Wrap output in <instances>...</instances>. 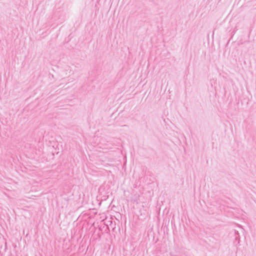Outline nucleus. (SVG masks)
Masks as SVG:
<instances>
[{
    "mask_svg": "<svg viewBox=\"0 0 256 256\" xmlns=\"http://www.w3.org/2000/svg\"><path fill=\"white\" fill-rule=\"evenodd\" d=\"M234 234L236 238L234 242L236 245H238L240 243V236L239 235L238 232V231H236V230H234Z\"/></svg>",
    "mask_w": 256,
    "mask_h": 256,
    "instance_id": "nucleus-1",
    "label": "nucleus"
}]
</instances>
